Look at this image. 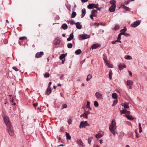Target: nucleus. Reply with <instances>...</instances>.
<instances>
[{
	"mask_svg": "<svg viewBox=\"0 0 147 147\" xmlns=\"http://www.w3.org/2000/svg\"><path fill=\"white\" fill-rule=\"evenodd\" d=\"M118 102V100H117V99H116L113 102V103H114L115 105H116Z\"/></svg>",
	"mask_w": 147,
	"mask_h": 147,
	"instance_id": "obj_53",
	"label": "nucleus"
},
{
	"mask_svg": "<svg viewBox=\"0 0 147 147\" xmlns=\"http://www.w3.org/2000/svg\"><path fill=\"white\" fill-rule=\"evenodd\" d=\"M3 119L7 127L8 132L9 135L10 136L13 135L14 132L8 117L7 116H5L3 117Z\"/></svg>",
	"mask_w": 147,
	"mask_h": 147,
	"instance_id": "obj_1",
	"label": "nucleus"
},
{
	"mask_svg": "<svg viewBox=\"0 0 147 147\" xmlns=\"http://www.w3.org/2000/svg\"><path fill=\"white\" fill-rule=\"evenodd\" d=\"M113 134V135L114 136H115V130L114 131L112 130L111 131Z\"/></svg>",
	"mask_w": 147,
	"mask_h": 147,
	"instance_id": "obj_56",
	"label": "nucleus"
},
{
	"mask_svg": "<svg viewBox=\"0 0 147 147\" xmlns=\"http://www.w3.org/2000/svg\"><path fill=\"white\" fill-rule=\"evenodd\" d=\"M44 76L46 78H48L49 77L50 75L48 73L46 72L44 75Z\"/></svg>",
	"mask_w": 147,
	"mask_h": 147,
	"instance_id": "obj_41",
	"label": "nucleus"
},
{
	"mask_svg": "<svg viewBox=\"0 0 147 147\" xmlns=\"http://www.w3.org/2000/svg\"><path fill=\"white\" fill-rule=\"evenodd\" d=\"M90 102L89 101H87V102L86 107L87 108L90 106Z\"/></svg>",
	"mask_w": 147,
	"mask_h": 147,
	"instance_id": "obj_52",
	"label": "nucleus"
},
{
	"mask_svg": "<svg viewBox=\"0 0 147 147\" xmlns=\"http://www.w3.org/2000/svg\"><path fill=\"white\" fill-rule=\"evenodd\" d=\"M127 110L125 109H123L122 110H121L120 112L121 114H126Z\"/></svg>",
	"mask_w": 147,
	"mask_h": 147,
	"instance_id": "obj_44",
	"label": "nucleus"
},
{
	"mask_svg": "<svg viewBox=\"0 0 147 147\" xmlns=\"http://www.w3.org/2000/svg\"><path fill=\"white\" fill-rule=\"evenodd\" d=\"M100 46V45L98 43L94 44L92 45L91 47V49H95L98 47Z\"/></svg>",
	"mask_w": 147,
	"mask_h": 147,
	"instance_id": "obj_11",
	"label": "nucleus"
},
{
	"mask_svg": "<svg viewBox=\"0 0 147 147\" xmlns=\"http://www.w3.org/2000/svg\"><path fill=\"white\" fill-rule=\"evenodd\" d=\"M126 30H127V28H126V27H124V28L121 30L120 32L121 33V32H123L124 33H125V32L126 31Z\"/></svg>",
	"mask_w": 147,
	"mask_h": 147,
	"instance_id": "obj_37",
	"label": "nucleus"
},
{
	"mask_svg": "<svg viewBox=\"0 0 147 147\" xmlns=\"http://www.w3.org/2000/svg\"><path fill=\"white\" fill-rule=\"evenodd\" d=\"M128 71L129 73V74L131 77L132 76V74L131 72L129 71Z\"/></svg>",
	"mask_w": 147,
	"mask_h": 147,
	"instance_id": "obj_60",
	"label": "nucleus"
},
{
	"mask_svg": "<svg viewBox=\"0 0 147 147\" xmlns=\"http://www.w3.org/2000/svg\"><path fill=\"white\" fill-rule=\"evenodd\" d=\"M68 122L69 125H70L71 123L72 120H71V119L70 118H69L68 119Z\"/></svg>",
	"mask_w": 147,
	"mask_h": 147,
	"instance_id": "obj_48",
	"label": "nucleus"
},
{
	"mask_svg": "<svg viewBox=\"0 0 147 147\" xmlns=\"http://www.w3.org/2000/svg\"><path fill=\"white\" fill-rule=\"evenodd\" d=\"M133 84V82L131 80H128L127 81V84L128 86L131 85Z\"/></svg>",
	"mask_w": 147,
	"mask_h": 147,
	"instance_id": "obj_23",
	"label": "nucleus"
},
{
	"mask_svg": "<svg viewBox=\"0 0 147 147\" xmlns=\"http://www.w3.org/2000/svg\"><path fill=\"white\" fill-rule=\"evenodd\" d=\"M65 133L67 139L70 140L71 138V137L70 136L69 134L67 132H66Z\"/></svg>",
	"mask_w": 147,
	"mask_h": 147,
	"instance_id": "obj_32",
	"label": "nucleus"
},
{
	"mask_svg": "<svg viewBox=\"0 0 147 147\" xmlns=\"http://www.w3.org/2000/svg\"><path fill=\"white\" fill-rule=\"evenodd\" d=\"M43 54V52H40V53H37L36 55V57L37 58H39L41 57V56Z\"/></svg>",
	"mask_w": 147,
	"mask_h": 147,
	"instance_id": "obj_12",
	"label": "nucleus"
},
{
	"mask_svg": "<svg viewBox=\"0 0 147 147\" xmlns=\"http://www.w3.org/2000/svg\"><path fill=\"white\" fill-rule=\"evenodd\" d=\"M123 34H124V33L123 32H121V33H120V34H119L118 35L117 40H120L121 39V35H123Z\"/></svg>",
	"mask_w": 147,
	"mask_h": 147,
	"instance_id": "obj_26",
	"label": "nucleus"
},
{
	"mask_svg": "<svg viewBox=\"0 0 147 147\" xmlns=\"http://www.w3.org/2000/svg\"><path fill=\"white\" fill-rule=\"evenodd\" d=\"M110 3L112 4L111 5H116V1L115 0H111L110 1Z\"/></svg>",
	"mask_w": 147,
	"mask_h": 147,
	"instance_id": "obj_27",
	"label": "nucleus"
},
{
	"mask_svg": "<svg viewBox=\"0 0 147 147\" xmlns=\"http://www.w3.org/2000/svg\"><path fill=\"white\" fill-rule=\"evenodd\" d=\"M51 92V89L50 87H48L47 88L45 93L47 95H49Z\"/></svg>",
	"mask_w": 147,
	"mask_h": 147,
	"instance_id": "obj_13",
	"label": "nucleus"
},
{
	"mask_svg": "<svg viewBox=\"0 0 147 147\" xmlns=\"http://www.w3.org/2000/svg\"><path fill=\"white\" fill-rule=\"evenodd\" d=\"M83 117H84L86 119H87L88 118V115H87V114H86L85 111L83 114Z\"/></svg>",
	"mask_w": 147,
	"mask_h": 147,
	"instance_id": "obj_45",
	"label": "nucleus"
},
{
	"mask_svg": "<svg viewBox=\"0 0 147 147\" xmlns=\"http://www.w3.org/2000/svg\"><path fill=\"white\" fill-rule=\"evenodd\" d=\"M12 69H14L16 71H18V69H17L15 67H12Z\"/></svg>",
	"mask_w": 147,
	"mask_h": 147,
	"instance_id": "obj_51",
	"label": "nucleus"
},
{
	"mask_svg": "<svg viewBox=\"0 0 147 147\" xmlns=\"http://www.w3.org/2000/svg\"><path fill=\"white\" fill-rule=\"evenodd\" d=\"M76 27L78 29H80L81 28L82 26L80 24L79 22H77L76 23Z\"/></svg>",
	"mask_w": 147,
	"mask_h": 147,
	"instance_id": "obj_16",
	"label": "nucleus"
},
{
	"mask_svg": "<svg viewBox=\"0 0 147 147\" xmlns=\"http://www.w3.org/2000/svg\"><path fill=\"white\" fill-rule=\"evenodd\" d=\"M94 16L93 14H91L90 15V17L91 19L92 20H93V16Z\"/></svg>",
	"mask_w": 147,
	"mask_h": 147,
	"instance_id": "obj_58",
	"label": "nucleus"
},
{
	"mask_svg": "<svg viewBox=\"0 0 147 147\" xmlns=\"http://www.w3.org/2000/svg\"><path fill=\"white\" fill-rule=\"evenodd\" d=\"M125 36H129L130 35V34H128L127 33H124V34H123Z\"/></svg>",
	"mask_w": 147,
	"mask_h": 147,
	"instance_id": "obj_49",
	"label": "nucleus"
},
{
	"mask_svg": "<svg viewBox=\"0 0 147 147\" xmlns=\"http://www.w3.org/2000/svg\"><path fill=\"white\" fill-rule=\"evenodd\" d=\"M84 111L86 114H87V115L90 113V112L88 111Z\"/></svg>",
	"mask_w": 147,
	"mask_h": 147,
	"instance_id": "obj_63",
	"label": "nucleus"
},
{
	"mask_svg": "<svg viewBox=\"0 0 147 147\" xmlns=\"http://www.w3.org/2000/svg\"><path fill=\"white\" fill-rule=\"evenodd\" d=\"M89 125V124L88 123L87 121H82L80 122L79 127L80 128H85L86 126H88Z\"/></svg>",
	"mask_w": 147,
	"mask_h": 147,
	"instance_id": "obj_4",
	"label": "nucleus"
},
{
	"mask_svg": "<svg viewBox=\"0 0 147 147\" xmlns=\"http://www.w3.org/2000/svg\"><path fill=\"white\" fill-rule=\"evenodd\" d=\"M112 96L113 98L115 99H117V94L115 93H113L112 94Z\"/></svg>",
	"mask_w": 147,
	"mask_h": 147,
	"instance_id": "obj_24",
	"label": "nucleus"
},
{
	"mask_svg": "<svg viewBox=\"0 0 147 147\" xmlns=\"http://www.w3.org/2000/svg\"><path fill=\"white\" fill-rule=\"evenodd\" d=\"M129 0H128V1H125L124 2V3L126 5H127L129 4Z\"/></svg>",
	"mask_w": 147,
	"mask_h": 147,
	"instance_id": "obj_54",
	"label": "nucleus"
},
{
	"mask_svg": "<svg viewBox=\"0 0 147 147\" xmlns=\"http://www.w3.org/2000/svg\"><path fill=\"white\" fill-rule=\"evenodd\" d=\"M74 38L73 33H72L70 34L69 36L67 39V40L68 41L71 40Z\"/></svg>",
	"mask_w": 147,
	"mask_h": 147,
	"instance_id": "obj_15",
	"label": "nucleus"
},
{
	"mask_svg": "<svg viewBox=\"0 0 147 147\" xmlns=\"http://www.w3.org/2000/svg\"><path fill=\"white\" fill-rule=\"evenodd\" d=\"M139 132L140 133H141L142 132V127L141 126V123H139Z\"/></svg>",
	"mask_w": 147,
	"mask_h": 147,
	"instance_id": "obj_36",
	"label": "nucleus"
},
{
	"mask_svg": "<svg viewBox=\"0 0 147 147\" xmlns=\"http://www.w3.org/2000/svg\"><path fill=\"white\" fill-rule=\"evenodd\" d=\"M92 78V76L89 74L87 76V78H86V80L87 81H89Z\"/></svg>",
	"mask_w": 147,
	"mask_h": 147,
	"instance_id": "obj_35",
	"label": "nucleus"
},
{
	"mask_svg": "<svg viewBox=\"0 0 147 147\" xmlns=\"http://www.w3.org/2000/svg\"><path fill=\"white\" fill-rule=\"evenodd\" d=\"M130 112L129 111H127V112H126V114H127L126 115H129V114H130Z\"/></svg>",
	"mask_w": 147,
	"mask_h": 147,
	"instance_id": "obj_64",
	"label": "nucleus"
},
{
	"mask_svg": "<svg viewBox=\"0 0 147 147\" xmlns=\"http://www.w3.org/2000/svg\"><path fill=\"white\" fill-rule=\"evenodd\" d=\"M86 11L85 9L84 8L83 9H82V14L81 16V18H82L84 17L86 14Z\"/></svg>",
	"mask_w": 147,
	"mask_h": 147,
	"instance_id": "obj_19",
	"label": "nucleus"
},
{
	"mask_svg": "<svg viewBox=\"0 0 147 147\" xmlns=\"http://www.w3.org/2000/svg\"><path fill=\"white\" fill-rule=\"evenodd\" d=\"M75 24L74 20H72L70 22V24Z\"/></svg>",
	"mask_w": 147,
	"mask_h": 147,
	"instance_id": "obj_62",
	"label": "nucleus"
},
{
	"mask_svg": "<svg viewBox=\"0 0 147 147\" xmlns=\"http://www.w3.org/2000/svg\"><path fill=\"white\" fill-rule=\"evenodd\" d=\"M97 13V11L94 9H93L92 11V14H93L94 15H95V13Z\"/></svg>",
	"mask_w": 147,
	"mask_h": 147,
	"instance_id": "obj_46",
	"label": "nucleus"
},
{
	"mask_svg": "<svg viewBox=\"0 0 147 147\" xmlns=\"http://www.w3.org/2000/svg\"><path fill=\"white\" fill-rule=\"evenodd\" d=\"M60 42V39L58 38H55L53 42V44L55 45H57L59 44Z\"/></svg>",
	"mask_w": 147,
	"mask_h": 147,
	"instance_id": "obj_9",
	"label": "nucleus"
},
{
	"mask_svg": "<svg viewBox=\"0 0 147 147\" xmlns=\"http://www.w3.org/2000/svg\"><path fill=\"white\" fill-rule=\"evenodd\" d=\"M116 5H111L109 9V11L110 12H114L116 8Z\"/></svg>",
	"mask_w": 147,
	"mask_h": 147,
	"instance_id": "obj_10",
	"label": "nucleus"
},
{
	"mask_svg": "<svg viewBox=\"0 0 147 147\" xmlns=\"http://www.w3.org/2000/svg\"><path fill=\"white\" fill-rule=\"evenodd\" d=\"M140 23V20H137L132 23L131 25V26L133 27H136L139 25Z\"/></svg>",
	"mask_w": 147,
	"mask_h": 147,
	"instance_id": "obj_5",
	"label": "nucleus"
},
{
	"mask_svg": "<svg viewBox=\"0 0 147 147\" xmlns=\"http://www.w3.org/2000/svg\"><path fill=\"white\" fill-rule=\"evenodd\" d=\"M67 47L69 48H71L72 47L73 45L72 43H69L67 45Z\"/></svg>",
	"mask_w": 147,
	"mask_h": 147,
	"instance_id": "obj_38",
	"label": "nucleus"
},
{
	"mask_svg": "<svg viewBox=\"0 0 147 147\" xmlns=\"http://www.w3.org/2000/svg\"><path fill=\"white\" fill-rule=\"evenodd\" d=\"M93 138L92 137H89L88 138V143L89 144H90L91 143V142L92 141V139Z\"/></svg>",
	"mask_w": 147,
	"mask_h": 147,
	"instance_id": "obj_39",
	"label": "nucleus"
},
{
	"mask_svg": "<svg viewBox=\"0 0 147 147\" xmlns=\"http://www.w3.org/2000/svg\"><path fill=\"white\" fill-rule=\"evenodd\" d=\"M119 67L120 70H121L126 67V66L125 64L121 63L119 64Z\"/></svg>",
	"mask_w": 147,
	"mask_h": 147,
	"instance_id": "obj_14",
	"label": "nucleus"
},
{
	"mask_svg": "<svg viewBox=\"0 0 147 147\" xmlns=\"http://www.w3.org/2000/svg\"><path fill=\"white\" fill-rule=\"evenodd\" d=\"M119 27L120 26L119 24H116L115 25V27L112 28V30H115L116 31L117 30L119 29Z\"/></svg>",
	"mask_w": 147,
	"mask_h": 147,
	"instance_id": "obj_18",
	"label": "nucleus"
},
{
	"mask_svg": "<svg viewBox=\"0 0 147 147\" xmlns=\"http://www.w3.org/2000/svg\"><path fill=\"white\" fill-rule=\"evenodd\" d=\"M63 108H65L67 107V106L66 104H64L63 105Z\"/></svg>",
	"mask_w": 147,
	"mask_h": 147,
	"instance_id": "obj_59",
	"label": "nucleus"
},
{
	"mask_svg": "<svg viewBox=\"0 0 147 147\" xmlns=\"http://www.w3.org/2000/svg\"><path fill=\"white\" fill-rule=\"evenodd\" d=\"M27 38L25 36H23L20 37L19 38V39L21 40H24L26 39Z\"/></svg>",
	"mask_w": 147,
	"mask_h": 147,
	"instance_id": "obj_47",
	"label": "nucleus"
},
{
	"mask_svg": "<svg viewBox=\"0 0 147 147\" xmlns=\"http://www.w3.org/2000/svg\"><path fill=\"white\" fill-rule=\"evenodd\" d=\"M112 74L113 73L111 69H110L109 73V76L110 80H111L112 79Z\"/></svg>",
	"mask_w": 147,
	"mask_h": 147,
	"instance_id": "obj_28",
	"label": "nucleus"
},
{
	"mask_svg": "<svg viewBox=\"0 0 147 147\" xmlns=\"http://www.w3.org/2000/svg\"><path fill=\"white\" fill-rule=\"evenodd\" d=\"M125 58L127 59H132L131 57L129 55L126 56Z\"/></svg>",
	"mask_w": 147,
	"mask_h": 147,
	"instance_id": "obj_42",
	"label": "nucleus"
},
{
	"mask_svg": "<svg viewBox=\"0 0 147 147\" xmlns=\"http://www.w3.org/2000/svg\"><path fill=\"white\" fill-rule=\"evenodd\" d=\"M96 4L94 3H91L89 4L87 6V8L88 9H92L94 8H97V7L96 6Z\"/></svg>",
	"mask_w": 147,
	"mask_h": 147,
	"instance_id": "obj_8",
	"label": "nucleus"
},
{
	"mask_svg": "<svg viewBox=\"0 0 147 147\" xmlns=\"http://www.w3.org/2000/svg\"><path fill=\"white\" fill-rule=\"evenodd\" d=\"M121 105L122 106H124L125 109H128L129 108L128 104L127 103L125 102L124 104L123 103H122Z\"/></svg>",
	"mask_w": 147,
	"mask_h": 147,
	"instance_id": "obj_17",
	"label": "nucleus"
},
{
	"mask_svg": "<svg viewBox=\"0 0 147 147\" xmlns=\"http://www.w3.org/2000/svg\"><path fill=\"white\" fill-rule=\"evenodd\" d=\"M89 37L90 36L86 34H79L78 35V38L80 40H84Z\"/></svg>",
	"mask_w": 147,
	"mask_h": 147,
	"instance_id": "obj_3",
	"label": "nucleus"
},
{
	"mask_svg": "<svg viewBox=\"0 0 147 147\" xmlns=\"http://www.w3.org/2000/svg\"><path fill=\"white\" fill-rule=\"evenodd\" d=\"M124 8L126 11L129 10V7L125 6H124Z\"/></svg>",
	"mask_w": 147,
	"mask_h": 147,
	"instance_id": "obj_50",
	"label": "nucleus"
},
{
	"mask_svg": "<svg viewBox=\"0 0 147 147\" xmlns=\"http://www.w3.org/2000/svg\"><path fill=\"white\" fill-rule=\"evenodd\" d=\"M76 15V13L75 11H73L71 14V17L74 18L75 17Z\"/></svg>",
	"mask_w": 147,
	"mask_h": 147,
	"instance_id": "obj_33",
	"label": "nucleus"
},
{
	"mask_svg": "<svg viewBox=\"0 0 147 147\" xmlns=\"http://www.w3.org/2000/svg\"><path fill=\"white\" fill-rule=\"evenodd\" d=\"M66 55H67V54H62L59 57V59H64L65 58V57Z\"/></svg>",
	"mask_w": 147,
	"mask_h": 147,
	"instance_id": "obj_30",
	"label": "nucleus"
},
{
	"mask_svg": "<svg viewBox=\"0 0 147 147\" xmlns=\"http://www.w3.org/2000/svg\"><path fill=\"white\" fill-rule=\"evenodd\" d=\"M124 134H125L123 131H121L120 132V134L119 136V138L120 139H121L124 136Z\"/></svg>",
	"mask_w": 147,
	"mask_h": 147,
	"instance_id": "obj_25",
	"label": "nucleus"
},
{
	"mask_svg": "<svg viewBox=\"0 0 147 147\" xmlns=\"http://www.w3.org/2000/svg\"><path fill=\"white\" fill-rule=\"evenodd\" d=\"M94 105L96 107H98V102L95 101L94 102Z\"/></svg>",
	"mask_w": 147,
	"mask_h": 147,
	"instance_id": "obj_40",
	"label": "nucleus"
},
{
	"mask_svg": "<svg viewBox=\"0 0 147 147\" xmlns=\"http://www.w3.org/2000/svg\"><path fill=\"white\" fill-rule=\"evenodd\" d=\"M76 142L80 147H84V144L81 139L77 140Z\"/></svg>",
	"mask_w": 147,
	"mask_h": 147,
	"instance_id": "obj_7",
	"label": "nucleus"
},
{
	"mask_svg": "<svg viewBox=\"0 0 147 147\" xmlns=\"http://www.w3.org/2000/svg\"><path fill=\"white\" fill-rule=\"evenodd\" d=\"M117 42H120L121 43V41L120 40H117L114 41H112L111 42V43L113 44H116Z\"/></svg>",
	"mask_w": 147,
	"mask_h": 147,
	"instance_id": "obj_29",
	"label": "nucleus"
},
{
	"mask_svg": "<svg viewBox=\"0 0 147 147\" xmlns=\"http://www.w3.org/2000/svg\"><path fill=\"white\" fill-rule=\"evenodd\" d=\"M125 116L128 119L130 120H133L134 119V118L131 115H126Z\"/></svg>",
	"mask_w": 147,
	"mask_h": 147,
	"instance_id": "obj_21",
	"label": "nucleus"
},
{
	"mask_svg": "<svg viewBox=\"0 0 147 147\" xmlns=\"http://www.w3.org/2000/svg\"><path fill=\"white\" fill-rule=\"evenodd\" d=\"M109 129L110 131H111L112 130H115L116 129V123L114 119L112 120L111 124L110 125Z\"/></svg>",
	"mask_w": 147,
	"mask_h": 147,
	"instance_id": "obj_2",
	"label": "nucleus"
},
{
	"mask_svg": "<svg viewBox=\"0 0 147 147\" xmlns=\"http://www.w3.org/2000/svg\"><path fill=\"white\" fill-rule=\"evenodd\" d=\"M81 53V50L80 49H78L76 50L75 52V53L76 55H79Z\"/></svg>",
	"mask_w": 147,
	"mask_h": 147,
	"instance_id": "obj_31",
	"label": "nucleus"
},
{
	"mask_svg": "<svg viewBox=\"0 0 147 147\" xmlns=\"http://www.w3.org/2000/svg\"><path fill=\"white\" fill-rule=\"evenodd\" d=\"M96 97L98 100H101L103 99L102 96V94L99 92H96L95 94Z\"/></svg>",
	"mask_w": 147,
	"mask_h": 147,
	"instance_id": "obj_6",
	"label": "nucleus"
},
{
	"mask_svg": "<svg viewBox=\"0 0 147 147\" xmlns=\"http://www.w3.org/2000/svg\"><path fill=\"white\" fill-rule=\"evenodd\" d=\"M61 27L64 30H66L68 26L66 24L64 23L62 25Z\"/></svg>",
	"mask_w": 147,
	"mask_h": 147,
	"instance_id": "obj_20",
	"label": "nucleus"
},
{
	"mask_svg": "<svg viewBox=\"0 0 147 147\" xmlns=\"http://www.w3.org/2000/svg\"><path fill=\"white\" fill-rule=\"evenodd\" d=\"M100 25L103 26H105L106 25V24L105 23H100Z\"/></svg>",
	"mask_w": 147,
	"mask_h": 147,
	"instance_id": "obj_55",
	"label": "nucleus"
},
{
	"mask_svg": "<svg viewBox=\"0 0 147 147\" xmlns=\"http://www.w3.org/2000/svg\"><path fill=\"white\" fill-rule=\"evenodd\" d=\"M88 0H81V1L83 3H85L87 1H88Z\"/></svg>",
	"mask_w": 147,
	"mask_h": 147,
	"instance_id": "obj_61",
	"label": "nucleus"
},
{
	"mask_svg": "<svg viewBox=\"0 0 147 147\" xmlns=\"http://www.w3.org/2000/svg\"><path fill=\"white\" fill-rule=\"evenodd\" d=\"M106 63V64L107 65L108 67L110 68H111L112 67V65L111 64H110L109 63L107 62H107H105Z\"/></svg>",
	"mask_w": 147,
	"mask_h": 147,
	"instance_id": "obj_43",
	"label": "nucleus"
},
{
	"mask_svg": "<svg viewBox=\"0 0 147 147\" xmlns=\"http://www.w3.org/2000/svg\"><path fill=\"white\" fill-rule=\"evenodd\" d=\"M103 58L104 61L105 62H107V57L106 56V55L105 54H104L103 55Z\"/></svg>",
	"mask_w": 147,
	"mask_h": 147,
	"instance_id": "obj_34",
	"label": "nucleus"
},
{
	"mask_svg": "<svg viewBox=\"0 0 147 147\" xmlns=\"http://www.w3.org/2000/svg\"><path fill=\"white\" fill-rule=\"evenodd\" d=\"M100 25V24L98 23H94V25L98 26Z\"/></svg>",
	"mask_w": 147,
	"mask_h": 147,
	"instance_id": "obj_57",
	"label": "nucleus"
},
{
	"mask_svg": "<svg viewBox=\"0 0 147 147\" xmlns=\"http://www.w3.org/2000/svg\"><path fill=\"white\" fill-rule=\"evenodd\" d=\"M103 135V134H101L100 133H98L97 135H95V136L97 138H99L101 137Z\"/></svg>",
	"mask_w": 147,
	"mask_h": 147,
	"instance_id": "obj_22",
	"label": "nucleus"
}]
</instances>
